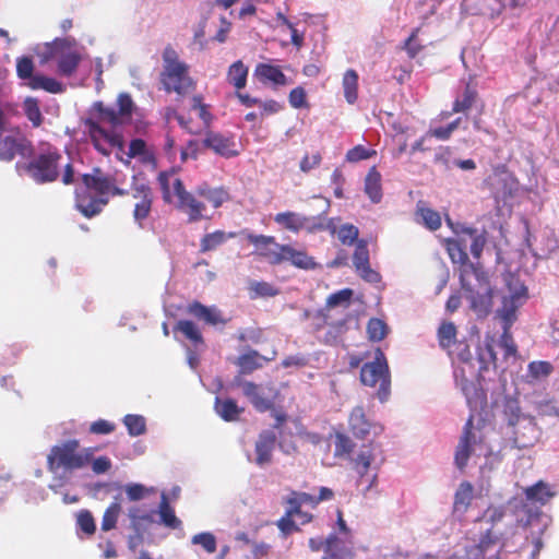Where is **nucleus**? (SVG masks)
<instances>
[{"instance_id": "nucleus-53", "label": "nucleus", "mask_w": 559, "mask_h": 559, "mask_svg": "<svg viewBox=\"0 0 559 559\" xmlns=\"http://www.w3.org/2000/svg\"><path fill=\"white\" fill-rule=\"evenodd\" d=\"M353 297V290L349 288L341 289L332 295H330L326 299V308L332 310L335 307H347Z\"/></svg>"}, {"instance_id": "nucleus-2", "label": "nucleus", "mask_w": 559, "mask_h": 559, "mask_svg": "<svg viewBox=\"0 0 559 559\" xmlns=\"http://www.w3.org/2000/svg\"><path fill=\"white\" fill-rule=\"evenodd\" d=\"M467 239L457 235L447 241L448 253L454 264H460V282L471 309L478 316L485 317L492 306V288L488 274L478 263H472L467 255Z\"/></svg>"}, {"instance_id": "nucleus-7", "label": "nucleus", "mask_w": 559, "mask_h": 559, "mask_svg": "<svg viewBox=\"0 0 559 559\" xmlns=\"http://www.w3.org/2000/svg\"><path fill=\"white\" fill-rule=\"evenodd\" d=\"M493 451L495 448L487 442L486 433L475 428L472 418H469L456 447L454 462L456 467L462 471L471 457L488 456Z\"/></svg>"}, {"instance_id": "nucleus-5", "label": "nucleus", "mask_w": 559, "mask_h": 559, "mask_svg": "<svg viewBox=\"0 0 559 559\" xmlns=\"http://www.w3.org/2000/svg\"><path fill=\"white\" fill-rule=\"evenodd\" d=\"M504 436L512 448L533 447L540 438L542 431L535 418L521 411L516 399L507 397L503 403Z\"/></svg>"}, {"instance_id": "nucleus-1", "label": "nucleus", "mask_w": 559, "mask_h": 559, "mask_svg": "<svg viewBox=\"0 0 559 559\" xmlns=\"http://www.w3.org/2000/svg\"><path fill=\"white\" fill-rule=\"evenodd\" d=\"M117 105L118 109H115L103 102H96L90 116L83 119L85 132L94 148L104 156H109L114 148L123 150V136L116 129L132 119L134 103L128 93L118 95Z\"/></svg>"}, {"instance_id": "nucleus-46", "label": "nucleus", "mask_w": 559, "mask_h": 559, "mask_svg": "<svg viewBox=\"0 0 559 559\" xmlns=\"http://www.w3.org/2000/svg\"><path fill=\"white\" fill-rule=\"evenodd\" d=\"M23 111L34 128L41 126L44 117L39 108L38 99L34 97H26L23 102Z\"/></svg>"}, {"instance_id": "nucleus-42", "label": "nucleus", "mask_w": 559, "mask_h": 559, "mask_svg": "<svg viewBox=\"0 0 559 559\" xmlns=\"http://www.w3.org/2000/svg\"><path fill=\"white\" fill-rule=\"evenodd\" d=\"M476 96H477V92H476V88L474 86H472L471 83H467L465 85V88L462 93V95H460L454 104H453V108H452V111L453 112H465L466 110H468L472 105L474 104L475 99H476Z\"/></svg>"}, {"instance_id": "nucleus-26", "label": "nucleus", "mask_w": 559, "mask_h": 559, "mask_svg": "<svg viewBox=\"0 0 559 559\" xmlns=\"http://www.w3.org/2000/svg\"><path fill=\"white\" fill-rule=\"evenodd\" d=\"M128 515L131 521V528L134 531L139 542H142L144 531L154 523L153 512H148L140 507H132L129 509Z\"/></svg>"}, {"instance_id": "nucleus-24", "label": "nucleus", "mask_w": 559, "mask_h": 559, "mask_svg": "<svg viewBox=\"0 0 559 559\" xmlns=\"http://www.w3.org/2000/svg\"><path fill=\"white\" fill-rule=\"evenodd\" d=\"M127 155L129 158H138L142 165L150 166L153 170L157 168L155 152L143 139L131 140Z\"/></svg>"}, {"instance_id": "nucleus-22", "label": "nucleus", "mask_w": 559, "mask_h": 559, "mask_svg": "<svg viewBox=\"0 0 559 559\" xmlns=\"http://www.w3.org/2000/svg\"><path fill=\"white\" fill-rule=\"evenodd\" d=\"M248 240L255 246L260 255L271 264H280L284 245H278L271 236L248 234Z\"/></svg>"}, {"instance_id": "nucleus-51", "label": "nucleus", "mask_w": 559, "mask_h": 559, "mask_svg": "<svg viewBox=\"0 0 559 559\" xmlns=\"http://www.w3.org/2000/svg\"><path fill=\"white\" fill-rule=\"evenodd\" d=\"M368 337L373 342L382 341L388 333V325L378 318H372L367 324Z\"/></svg>"}, {"instance_id": "nucleus-44", "label": "nucleus", "mask_w": 559, "mask_h": 559, "mask_svg": "<svg viewBox=\"0 0 559 559\" xmlns=\"http://www.w3.org/2000/svg\"><path fill=\"white\" fill-rule=\"evenodd\" d=\"M28 86L32 90H44L49 93H60L62 92V84L52 78H48L45 75L37 74L32 78V81L28 82Z\"/></svg>"}, {"instance_id": "nucleus-56", "label": "nucleus", "mask_w": 559, "mask_h": 559, "mask_svg": "<svg viewBox=\"0 0 559 559\" xmlns=\"http://www.w3.org/2000/svg\"><path fill=\"white\" fill-rule=\"evenodd\" d=\"M456 335L455 325L451 322L442 323L439 328L438 336L439 343L443 348L450 347L454 343V338Z\"/></svg>"}, {"instance_id": "nucleus-64", "label": "nucleus", "mask_w": 559, "mask_h": 559, "mask_svg": "<svg viewBox=\"0 0 559 559\" xmlns=\"http://www.w3.org/2000/svg\"><path fill=\"white\" fill-rule=\"evenodd\" d=\"M188 313L193 316L194 318L202 320L206 323H210V308L201 305L198 301H194L188 306Z\"/></svg>"}, {"instance_id": "nucleus-40", "label": "nucleus", "mask_w": 559, "mask_h": 559, "mask_svg": "<svg viewBox=\"0 0 559 559\" xmlns=\"http://www.w3.org/2000/svg\"><path fill=\"white\" fill-rule=\"evenodd\" d=\"M248 76V68L242 61L238 60L234 62L228 70L227 79L237 90H241L246 86Z\"/></svg>"}, {"instance_id": "nucleus-25", "label": "nucleus", "mask_w": 559, "mask_h": 559, "mask_svg": "<svg viewBox=\"0 0 559 559\" xmlns=\"http://www.w3.org/2000/svg\"><path fill=\"white\" fill-rule=\"evenodd\" d=\"M524 493L528 501L546 504L557 495V488L555 485L539 480L536 484L526 487L524 489Z\"/></svg>"}, {"instance_id": "nucleus-6", "label": "nucleus", "mask_w": 559, "mask_h": 559, "mask_svg": "<svg viewBox=\"0 0 559 559\" xmlns=\"http://www.w3.org/2000/svg\"><path fill=\"white\" fill-rule=\"evenodd\" d=\"M93 452L92 448L80 451V441L69 439L50 449L47 456V467L52 473L60 468L70 472L81 469L90 464Z\"/></svg>"}, {"instance_id": "nucleus-14", "label": "nucleus", "mask_w": 559, "mask_h": 559, "mask_svg": "<svg viewBox=\"0 0 559 559\" xmlns=\"http://www.w3.org/2000/svg\"><path fill=\"white\" fill-rule=\"evenodd\" d=\"M34 152L31 140L24 135L5 134L4 129L0 130V160L10 163L16 156L28 158Z\"/></svg>"}, {"instance_id": "nucleus-12", "label": "nucleus", "mask_w": 559, "mask_h": 559, "mask_svg": "<svg viewBox=\"0 0 559 559\" xmlns=\"http://www.w3.org/2000/svg\"><path fill=\"white\" fill-rule=\"evenodd\" d=\"M309 548L323 551L322 559H353L354 543L349 537H340L336 533L330 534L325 539L313 537L309 539Z\"/></svg>"}, {"instance_id": "nucleus-27", "label": "nucleus", "mask_w": 559, "mask_h": 559, "mask_svg": "<svg viewBox=\"0 0 559 559\" xmlns=\"http://www.w3.org/2000/svg\"><path fill=\"white\" fill-rule=\"evenodd\" d=\"M464 10L471 14L489 15L493 17L502 10L500 0H464Z\"/></svg>"}, {"instance_id": "nucleus-58", "label": "nucleus", "mask_w": 559, "mask_h": 559, "mask_svg": "<svg viewBox=\"0 0 559 559\" xmlns=\"http://www.w3.org/2000/svg\"><path fill=\"white\" fill-rule=\"evenodd\" d=\"M34 72V62L31 57H21L16 60V73L17 76L22 80H29L35 75Z\"/></svg>"}, {"instance_id": "nucleus-47", "label": "nucleus", "mask_w": 559, "mask_h": 559, "mask_svg": "<svg viewBox=\"0 0 559 559\" xmlns=\"http://www.w3.org/2000/svg\"><path fill=\"white\" fill-rule=\"evenodd\" d=\"M121 510V503L116 498V500L108 506V508L105 510L103 514L102 530L104 532L111 531L116 527Z\"/></svg>"}, {"instance_id": "nucleus-9", "label": "nucleus", "mask_w": 559, "mask_h": 559, "mask_svg": "<svg viewBox=\"0 0 559 559\" xmlns=\"http://www.w3.org/2000/svg\"><path fill=\"white\" fill-rule=\"evenodd\" d=\"M360 380L365 385L376 386L379 384L377 396L380 402H385L390 395V371L383 352L378 348L374 352L373 360L366 362L360 370Z\"/></svg>"}, {"instance_id": "nucleus-4", "label": "nucleus", "mask_w": 559, "mask_h": 559, "mask_svg": "<svg viewBox=\"0 0 559 559\" xmlns=\"http://www.w3.org/2000/svg\"><path fill=\"white\" fill-rule=\"evenodd\" d=\"M87 191L75 193V206L87 218L99 214L108 203V195H124L127 190L118 188L114 176L106 174L99 167L81 176Z\"/></svg>"}, {"instance_id": "nucleus-54", "label": "nucleus", "mask_w": 559, "mask_h": 559, "mask_svg": "<svg viewBox=\"0 0 559 559\" xmlns=\"http://www.w3.org/2000/svg\"><path fill=\"white\" fill-rule=\"evenodd\" d=\"M552 366L548 361H532L527 366V377L532 380H540L548 377Z\"/></svg>"}, {"instance_id": "nucleus-50", "label": "nucleus", "mask_w": 559, "mask_h": 559, "mask_svg": "<svg viewBox=\"0 0 559 559\" xmlns=\"http://www.w3.org/2000/svg\"><path fill=\"white\" fill-rule=\"evenodd\" d=\"M123 424L132 437L141 436L146 431L145 418L141 415H126Z\"/></svg>"}, {"instance_id": "nucleus-20", "label": "nucleus", "mask_w": 559, "mask_h": 559, "mask_svg": "<svg viewBox=\"0 0 559 559\" xmlns=\"http://www.w3.org/2000/svg\"><path fill=\"white\" fill-rule=\"evenodd\" d=\"M526 287L520 285L510 295L504 296L502 306L498 310L499 317L503 322V330H509L516 320V311L523 305L526 298Z\"/></svg>"}, {"instance_id": "nucleus-61", "label": "nucleus", "mask_w": 559, "mask_h": 559, "mask_svg": "<svg viewBox=\"0 0 559 559\" xmlns=\"http://www.w3.org/2000/svg\"><path fill=\"white\" fill-rule=\"evenodd\" d=\"M540 416H555L559 418V401L548 400L536 403Z\"/></svg>"}, {"instance_id": "nucleus-23", "label": "nucleus", "mask_w": 559, "mask_h": 559, "mask_svg": "<svg viewBox=\"0 0 559 559\" xmlns=\"http://www.w3.org/2000/svg\"><path fill=\"white\" fill-rule=\"evenodd\" d=\"M277 436L274 430H263L255 441L254 462L260 467L265 466L272 460V453L275 449Z\"/></svg>"}, {"instance_id": "nucleus-10", "label": "nucleus", "mask_w": 559, "mask_h": 559, "mask_svg": "<svg viewBox=\"0 0 559 559\" xmlns=\"http://www.w3.org/2000/svg\"><path fill=\"white\" fill-rule=\"evenodd\" d=\"M352 468L357 474V485H361L365 477L371 472H379L384 463V456L378 444L372 442L361 444L350 455Z\"/></svg>"}, {"instance_id": "nucleus-28", "label": "nucleus", "mask_w": 559, "mask_h": 559, "mask_svg": "<svg viewBox=\"0 0 559 559\" xmlns=\"http://www.w3.org/2000/svg\"><path fill=\"white\" fill-rule=\"evenodd\" d=\"M254 76L262 83L273 85H286L287 78L278 67L269 63H259L254 70Z\"/></svg>"}, {"instance_id": "nucleus-63", "label": "nucleus", "mask_w": 559, "mask_h": 559, "mask_svg": "<svg viewBox=\"0 0 559 559\" xmlns=\"http://www.w3.org/2000/svg\"><path fill=\"white\" fill-rule=\"evenodd\" d=\"M116 430V425L106 419H97L90 425L88 431L93 435H109Z\"/></svg>"}, {"instance_id": "nucleus-55", "label": "nucleus", "mask_w": 559, "mask_h": 559, "mask_svg": "<svg viewBox=\"0 0 559 559\" xmlns=\"http://www.w3.org/2000/svg\"><path fill=\"white\" fill-rule=\"evenodd\" d=\"M249 290L252 298L273 297L278 294L277 288L266 282L252 281L249 284Z\"/></svg>"}, {"instance_id": "nucleus-45", "label": "nucleus", "mask_w": 559, "mask_h": 559, "mask_svg": "<svg viewBox=\"0 0 559 559\" xmlns=\"http://www.w3.org/2000/svg\"><path fill=\"white\" fill-rule=\"evenodd\" d=\"M344 331V320H331L330 323L325 326V330L318 335V338L326 344H335Z\"/></svg>"}, {"instance_id": "nucleus-41", "label": "nucleus", "mask_w": 559, "mask_h": 559, "mask_svg": "<svg viewBox=\"0 0 559 559\" xmlns=\"http://www.w3.org/2000/svg\"><path fill=\"white\" fill-rule=\"evenodd\" d=\"M274 221L292 231H299L302 229L305 222L304 215L295 212H283L275 215Z\"/></svg>"}, {"instance_id": "nucleus-3", "label": "nucleus", "mask_w": 559, "mask_h": 559, "mask_svg": "<svg viewBox=\"0 0 559 559\" xmlns=\"http://www.w3.org/2000/svg\"><path fill=\"white\" fill-rule=\"evenodd\" d=\"M26 163H16L15 169L19 174H25L37 185L51 183L59 179L64 186L75 182V170L73 164H62L63 156L57 147L48 146L36 154H32Z\"/></svg>"}, {"instance_id": "nucleus-18", "label": "nucleus", "mask_w": 559, "mask_h": 559, "mask_svg": "<svg viewBox=\"0 0 559 559\" xmlns=\"http://www.w3.org/2000/svg\"><path fill=\"white\" fill-rule=\"evenodd\" d=\"M473 499V487L469 483H462L459 489L455 492V499L453 504V513L452 516L447 521L442 528V535H449L452 533L456 526V521L461 519V516L466 511Z\"/></svg>"}, {"instance_id": "nucleus-43", "label": "nucleus", "mask_w": 559, "mask_h": 559, "mask_svg": "<svg viewBox=\"0 0 559 559\" xmlns=\"http://www.w3.org/2000/svg\"><path fill=\"white\" fill-rule=\"evenodd\" d=\"M215 411L226 421L236 420L241 412L235 401L219 399H216Z\"/></svg>"}, {"instance_id": "nucleus-36", "label": "nucleus", "mask_w": 559, "mask_h": 559, "mask_svg": "<svg viewBox=\"0 0 559 559\" xmlns=\"http://www.w3.org/2000/svg\"><path fill=\"white\" fill-rule=\"evenodd\" d=\"M287 514L297 515L301 513V506L309 504L314 507L318 503V500H316V497L306 492H293L287 499Z\"/></svg>"}, {"instance_id": "nucleus-59", "label": "nucleus", "mask_w": 559, "mask_h": 559, "mask_svg": "<svg viewBox=\"0 0 559 559\" xmlns=\"http://www.w3.org/2000/svg\"><path fill=\"white\" fill-rule=\"evenodd\" d=\"M353 263L355 267L369 263V250L366 240L360 239L356 242V249L353 255Z\"/></svg>"}, {"instance_id": "nucleus-8", "label": "nucleus", "mask_w": 559, "mask_h": 559, "mask_svg": "<svg viewBox=\"0 0 559 559\" xmlns=\"http://www.w3.org/2000/svg\"><path fill=\"white\" fill-rule=\"evenodd\" d=\"M164 71L162 72V83L166 92H175L179 95L188 93L193 85L188 75V68L179 62L178 55L171 46H167L163 52Z\"/></svg>"}, {"instance_id": "nucleus-21", "label": "nucleus", "mask_w": 559, "mask_h": 559, "mask_svg": "<svg viewBox=\"0 0 559 559\" xmlns=\"http://www.w3.org/2000/svg\"><path fill=\"white\" fill-rule=\"evenodd\" d=\"M456 385L463 392L467 405L474 409L481 403L484 393L474 382L475 377H471L465 367H456L454 370Z\"/></svg>"}, {"instance_id": "nucleus-15", "label": "nucleus", "mask_w": 559, "mask_h": 559, "mask_svg": "<svg viewBox=\"0 0 559 559\" xmlns=\"http://www.w3.org/2000/svg\"><path fill=\"white\" fill-rule=\"evenodd\" d=\"M130 193L135 200L133 209V218L139 227H143V222L150 216L153 206V191L151 187L145 182L136 181V177H133Z\"/></svg>"}, {"instance_id": "nucleus-17", "label": "nucleus", "mask_w": 559, "mask_h": 559, "mask_svg": "<svg viewBox=\"0 0 559 559\" xmlns=\"http://www.w3.org/2000/svg\"><path fill=\"white\" fill-rule=\"evenodd\" d=\"M239 385L243 395L259 412H265L273 407L276 392L272 386L250 381H243Z\"/></svg>"}, {"instance_id": "nucleus-16", "label": "nucleus", "mask_w": 559, "mask_h": 559, "mask_svg": "<svg viewBox=\"0 0 559 559\" xmlns=\"http://www.w3.org/2000/svg\"><path fill=\"white\" fill-rule=\"evenodd\" d=\"M50 55L58 59V71L63 76H71L81 61L80 53L67 39H56L50 46Z\"/></svg>"}, {"instance_id": "nucleus-30", "label": "nucleus", "mask_w": 559, "mask_h": 559, "mask_svg": "<svg viewBox=\"0 0 559 559\" xmlns=\"http://www.w3.org/2000/svg\"><path fill=\"white\" fill-rule=\"evenodd\" d=\"M381 174L373 166L365 179V193L372 203H379L382 199Z\"/></svg>"}, {"instance_id": "nucleus-35", "label": "nucleus", "mask_w": 559, "mask_h": 559, "mask_svg": "<svg viewBox=\"0 0 559 559\" xmlns=\"http://www.w3.org/2000/svg\"><path fill=\"white\" fill-rule=\"evenodd\" d=\"M212 151L224 157H231L238 154V147L234 139L213 133Z\"/></svg>"}, {"instance_id": "nucleus-52", "label": "nucleus", "mask_w": 559, "mask_h": 559, "mask_svg": "<svg viewBox=\"0 0 559 559\" xmlns=\"http://www.w3.org/2000/svg\"><path fill=\"white\" fill-rule=\"evenodd\" d=\"M337 235L338 240L346 246H352L357 242V238L359 235V230L356 226L352 224H344L340 228L335 227V233L333 235Z\"/></svg>"}, {"instance_id": "nucleus-11", "label": "nucleus", "mask_w": 559, "mask_h": 559, "mask_svg": "<svg viewBox=\"0 0 559 559\" xmlns=\"http://www.w3.org/2000/svg\"><path fill=\"white\" fill-rule=\"evenodd\" d=\"M457 359L463 364L471 377H483V373L489 369L491 365L495 366V353L489 343L484 346L477 347V356L473 358L471 349L465 344H457L455 348Z\"/></svg>"}, {"instance_id": "nucleus-37", "label": "nucleus", "mask_w": 559, "mask_h": 559, "mask_svg": "<svg viewBox=\"0 0 559 559\" xmlns=\"http://www.w3.org/2000/svg\"><path fill=\"white\" fill-rule=\"evenodd\" d=\"M344 97L348 104H354L358 97V74L355 70L348 69L343 75Z\"/></svg>"}, {"instance_id": "nucleus-19", "label": "nucleus", "mask_w": 559, "mask_h": 559, "mask_svg": "<svg viewBox=\"0 0 559 559\" xmlns=\"http://www.w3.org/2000/svg\"><path fill=\"white\" fill-rule=\"evenodd\" d=\"M349 431L358 439H366L370 433L378 436L382 428L370 420L361 406H356L349 414Z\"/></svg>"}, {"instance_id": "nucleus-31", "label": "nucleus", "mask_w": 559, "mask_h": 559, "mask_svg": "<svg viewBox=\"0 0 559 559\" xmlns=\"http://www.w3.org/2000/svg\"><path fill=\"white\" fill-rule=\"evenodd\" d=\"M283 261H289L293 265L306 270L314 266V262L311 257L304 251L295 250L293 247L286 245H284L282 249L281 263Z\"/></svg>"}, {"instance_id": "nucleus-13", "label": "nucleus", "mask_w": 559, "mask_h": 559, "mask_svg": "<svg viewBox=\"0 0 559 559\" xmlns=\"http://www.w3.org/2000/svg\"><path fill=\"white\" fill-rule=\"evenodd\" d=\"M173 187L174 195L178 199V209L187 213L190 221H199L203 216L206 205L203 201H200L198 197L209 199L207 190L200 188L197 194L190 193L185 189L183 182L179 178L173 180Z\"/></svg>"}, {"instance_id": "nucleus-62", "label": "nucleus", "mask_w": 559, "mask_h": 559, "mask_svg": "<svg viewBox=\"0 0 559 559\" xmlns=\"http://www.w3.org/2000/svg\"><path fill=\"white\" fill-rule=\"evenodd\" d=\"M173 178V174L168 171H162L157 176V182L163 193V199L165 202L169 203L171 201V197L174 191L170 189V179Z\"/></svg>"}, {"instance_id": "nucleus-38", "label": "nucleus", "mask_w": 559, "mask_h": 559, "mask_svg": "<svg viewBox=\"0 0 559 559\" xmlns=\"http://www.w3.org/2000/svg\"><path fill=\"white\" fill-rule=\"evenodd\" d=\"M302 229L314 233L318 230H329L331 234L335 233V224L333 219L325 221L323 215L305 216L304 215Z\"/></svg>"}, {"instance_id": "nucleus-48", "label": "nucleus", "mask_w": 559, "mask_h": 559, "mask_svg": "<svg viewBox=\"0 0 559 559\" xmlns=\"http://www.w3.org/2000/svg\"><path fill=\"white\" fill-rule=\"evenodd\" d=\"M330 311L331 310H329L325 307L324 309H320L314 312H311L309 310H306L304 312L305 319L312 321L313 328H314L316 332L318 333V335L321 334V332H323L325 330V326L330 323V321H331Z\"/></svg>"}, {"instance_id": "nucleus-49", "label": "nucleus", "mask_w": 559, "mask_h": 559, "mask_svg": "<svg viewBox=\"0 0 559 559\" xmlns=\"http://www.w3.org/2000/svg\"><path fill=\"white\" fill-rule=\"evenodd\" d=\"M357 449H355V444L352 441V439L344 435V433H337L335 437V450L334 454L337 457H346L350 461V455L353 452H355Z\"/></svg>"}, {"instance_id": "nucleus-32", "label": "nucleus", "mask_w": 559, "mask_h": 559, "mask_svg": "<svg viewBox=\"0 0 559 559\" xmlns=\"http://www.w3.org/2000/svg\"><path fill=\"white\" fill-rule=\"evenodd\" d=\"M159 523L164 526L177 530L181 526V521L176 516L175 510L169 504L168 498L165 493L162 495V499L158 506Z\"/></svg>"}, {"instance_id": "nucleus-33", "label": "nucleus", "mask_w": 559, "mask_h": 559, "mask_svg": "<svg viewBox=\"0 0 559 559\" xmlns=\"http://www.w3.org/2000/svg\"><path fill=\"white\" fill-rule=\"evenodd\" d=\"M272 358L264 357L255 350H249L238 357V366L243 373H250L255 369L262 368L263 365Z\"/></svg>"}, {"instance_id": "nucleus-57", "label": "nucleus", "mask_w": 559, "mask_h": 559, "mask_svg": "<svg viewBox=\"0 0 559 559\" xmlns=\"http://www.w3.org/2000/svg\"><path fill=\"white\" fill-rule=\"evenodd\" d=\"M461 122H462V118L459 117L455 120H453L452 122H450L449 124H447L445 127H438V128L431 129L427 133V135H431V136L437 138L438 140L445 141L460 127Z\"/></svg>"}, {"instance_id": "nucleus-60", "label": "nucleus", "mask_w": 559, "mask_h": 559, "mask_svg": "<svg viewBox=\"0 0 559 559\" xmlns=\"http://www.w3.org/2000/svg\"><path fill=\"white\" fill-rule=\"evenodd\" d=\"M78 525L87 535H93L96 531L94 518L87 510L81 511L78 514Z\"/></svg>"}, {"instance_id": "nucleus-39", "label": "nucleus", "mask_w": 559, "mask_h": 559, "mask_svg": "<svg viewBox=\"0 0 559 559\" xmlns=\"http://www.w3.org/2000/svg\"><path fill=\"white\" fill-rule=\"evenodd\" d=\"M416 221L430 230H437L441 226L440 214L429 207L417 206Z\"/></svg>"}, {"instance_id": "nucleus-34", "label": "nucleus", "mask_w": 559, "mask_h": 559, "mask_svg": "<svg viewBox=\"0 0 559 559\" xmlns=\"http://www.w3.org/2000/svg\"><path fill=\"white\" fill-rule=\"evenodd\" d=\"M462 235L467 239V247L475 259H479L486 243L485 231H478L469 227L462 229Z\"/></svg>"}, {"instance_id": "nucleus-29", "label": "nucleus", "mask_w": 559, "mask_h": 559, "mask_svg": "<svg viewBox=\"0 0 559 559\" xmlns=\"http://www.w3.org/2000/svg\"><path fill=\"white\" fill-rule=\"evenodd\" d=\"M174 332H180L194 348L204 346V340L200 329L190 320H179L174 326Z\"/></svg>"}]
</instances>
